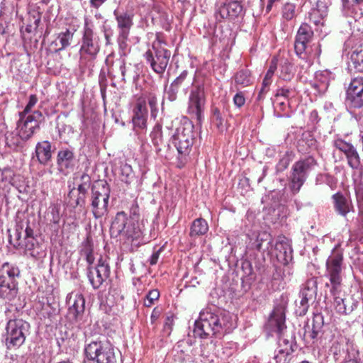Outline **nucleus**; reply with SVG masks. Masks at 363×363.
<instances>
[{
  "mask_svg": "<svg viewBox=\"0 0 363 363\" xmlns=\"http://www.w3.org/2000/svg\"><path fill=\"white\" fill-rule=\"evenodd\" d=\"M229 314L215 307L203 308L199 319L194 323V335L196 337L207 339L213 336H222L233 328Z\"/></svg>",
  "mask_w": 363,
  "mask_h": 363,
  "instance_id": "nucleus-1",
  "label": "nucleus"
},
{
  "mask_svg": "<svg viewBox=\"0 0 363 363\" xmlns=\"http://www.w3.org/2000/svg\"><path fill=\"white\" fill-rule=\"evenodd\" d=\"M139 208L133 203L130 208V217L124 211L118 212L112 221L110 233L114 238L123 237L126 242L138 247L141 245L143 232L138 225Z\"/></svg>",
  "mask_w": 363,
  "mask_h": 363,
  "instance_id": "nucleus-2",
  "label": "nucleus"
},
{
  "mask_svg": "<svg viewBox=\"0 0 363 363\" xmlns=\"http://www.w3.org/2000/svg\"><path fill=\"white\" fill-rule=\"evenodd\" d=\"M286 302L284 300L277 301L271 313L269 323L275 327L279 333L278 350L285 354H291L297 347L295 338L284 333L285 326V311Z\"/></svg>",
  "mask_w": 363,
  "mask_h": 363,
  "instance_id": "nucleus-3",
  "label": "nucleus"
},
{
  "mask_svg": "<svg viewBox=\"0 0 363 363\" xmlns=\"http://www.w3.org/2000/svg\"><path fill=\"white\" fill-rule=\"evenodd\" d=\"M30 325L21 318H9L4 335L6 347L9 350H16L22 346L30 335Z\"/></svg>",
  "mask_w": 363,
  "mask_h": 363,
  "instance_id": "nucleus-4",
  "label": "nucleus"
},
{
  "mask_svg": "<svg viewBox=\"0 0 363 363\" xmlns=\"http://www.w3.org/2000/svg\"><path fill=\"white\" fill-rule=\"evenodd\" d=\"M194 138V125L186 119L176 128L172 137V143L178 152L179 159L182 165L186 162V157L191 152Z\"/></svg>",
  "mask_w": 363,
  "mask_h": 363,
  "instance_id": "nucleus-5",
  "label": "nucleus"
},
{
  "mask_svg": "<svg viewBox=\"0 0 363 363\" xmlns=\"http://www.w3.org/2000/svg\"><path fill=\"white\" fill-rule=\"evenodd\" d=\"M20 270L17 266L4 262L0 267V297L6 301L16 299L18 294L17 279Z\"/></svg>",
  "mask_w": 363,
  "mask_h": 363,
  "instance_id": "nucleus-6",
  "label": "nucleus"
},
{
  "mask_svg": "<svg viewBox=\"0 0 363 363\" xmlns=\"http://www.w3.org/2000/svg\"><path fill=\"white\" fill-rule=\"evenodd\" d=\"M316 165L317 162L312 156L301 159L292 165L289 177V188L294 194L299 192L310 172Z\"/></svg>",
  "mask_w": 363,
  "mask_h": 363,
  "instance_id": "nucleus-7",
  "label": "nucleus"
},
{
  "mask_svg": "<svg viewBox=\"0 0 363 363\" xmlns=\"http://www.w3.org/2000/svg\"><path fill=\"white\" fill-rule=\"evenodd\" d=\"M110 192L106 182L101 181L92 186L89 201L91 213L96 219L107 214Z\"/></svg>",
  "mask_w": 363,
  "mask_h": 363,
  "instance_id": "nucleus-8",
  "label": "nucleus"
},
{
  "mask_svg": "<svg viewBox=\"0 0 363 363\" xmlns=\"http://www.w3.org/2000/svg\"><path fill=\"white\" fill-rule=\"evenodd\" d=\"M343 255L340 249L335 248L326 261L325 277L330 280L333 292L342 290L343 279Z\"/></svg>",
  "mask_w": 363,
  "mask_h": 363,
  "instance_id": "nucleus-9",
  "label": "nucleus"
},
{
  "mask_svg": "<svg viewBox=\"0 0 363 363\" xmlns=\"http://www.w3.org/2000/svg\"><path fill=\"white\" fill-rule=\"evenodd\" d=\"M100 51V38L94 33L92 26L86 21L82 30L79 55L82 60H94Z\"/></svg>",
  "mask_w": 363,
  "mask_h": 363,
  "instance_id": "nucleus-10",
  "label": "nucleus"
},
{
  "mask_svg": "<svg viewBox=\"0 0 363 363\" xmlns=\"http://www.w3.org/2000/svg\"><path fill=\"white\" fill-rule=\"evenodd\" d=\"M171 56L170 50L154 42L152 48L145 52L144 57L152 69L158 74H163Z\"/></svg>",
  "mask_w": 363,
  "mask_h": 363,
  "instance_id": "nucleus-11",
  "label": "nucleus"
},
{
  "mask_svg": "<svg viewBox=\"0 0 363 363\" xmlns=\"http://www.w3.org/2000/svg\"><path fill=\"white\" fill-rule=\"evenodd\" d=\"M20 118L17 123L18 135L23 140H29L33 134L40 130V125L45 118L40 111H35L28 116L19 113Z\"/></svg>",
  "mask_w": 363,
  "mask_h": 363,
  "instance_id": "nucleus-12",
  "label": "nucleus"
},
{
  "mask_svg": "<svg viewBox=\"0 0 363 363\" xmlns=\"http://www.w3.org/2000/svg\"><path fill=\"white\" fill-rule=\"evenodd\" d=\"M242 0H217L216 4L215 17L217 21L228 20L230 21L242 17L244 15Z\"/></svg>",
  "mask_w": 363,
  "mask_h": 363,
  "instance_id": "nucleus-13",
  "label": "nucleus"
},
{
  "mask_svg": "<svg viewBox=\"0 0 363 363\" xmlns=\"http://www.w3.org/2000/svg\"><path fill=\"white\" fill-rule=\"evenodd\" d=\"M206 103L204 87L201 84L195 85L190 91L188 101V112L199 122L203 118Z\"/></svg>",
  "mask_w": 363,
  "mask_h": 363,
  "instance_id": "nucleus-14",
  "label": "nucleus"
},
{
  "mask_svg": "<svg viewBox=\"0 0 363 363\" xmlns=\"http://www.w3.org/2000/svg\"><path fill=\"white\" fill-rule=\"evenodd\" d=\"M111 273L107 258L101 257L96 267L89 265L87 267V277L94 289H99L103 283L109 277Z\"/></svg>",
  "mask_w": 363,
  "mask_h": 363,
  "instance_id": "nucleus-15",
  "label": "nucleus"
},
{
  "mask_svg": "<svg viewBox=\"0 0 363 363\" xmlns=\"http://www.w3.org/2000/svg\"><path fill=\"white\" fill-rule=\"evenodd\" d=\"M313 36V31L308 23H302L299 27L294 41V50L296 55L301 58L306 57V49L308 44Z\"/></svg>",
  "mask_w": 363,
  "mask_h": 363,
  "instance_id": "nucleus-16",
  "label": "nucleus"
},
{
  "mask_svg": "<svg viewBox=\"0 0 363 363\" xmlns=\"http://www.w3.org/2000/svg\"><path fill=\"white\" fill-rule=\"evenodd\" d=\"M347 103L354 108L363 106V77L352 79L347 90Z\"/></svg>",
  "mask_w": 363,
  "mask_h": 363,
  "instance_id": "nucleus-17",
  "label": "nucleus"
},
{
  "mask_svg": "<svg viewBox=\"0 0 363 363\" xmlns=\"http://www.w3.org/2000/svg\"><path fill=\"white\" fill-rule=\"evenodd\" d=\"M67 302L69 305V314L75 320L82 318L85 309V299L82 294L71 293L67 297Z\"/></svg>",
  "mask_w": 363,
  "mask_h": 363,
  "instance_id": "nucleus-18",
  "label": "nucleus"
},
{
  "mask_svg": "<svg viewBox=\"0 0 363 363\" xmlns=\"http://www.w3.org/2000/svg\"><path fill=\"white\" fill-rule=\"evenodd\" d=\"M335 211L345 217L349 213L354 212V208L350 197L345 196L341 192H337L332 196Z\"/></svg>",
  "mask_w": 363,
  "mask_h": 363,
  "instance_id": "nucleus-19",
  "label": "nucleus"
},
{
  "mask_svg": "<svg viewBox=\"0 0 363 363\" xmlns=\"http://www.w3.org/2000/svg\"><path fill=\"white\" fill-rule=\"evenodd\" d=\"M133 113L132 121L134 126L140 129L145 128L147 118V109L145 99L142 97L138 99L133 109Z\"/></svg>",
  "mask_w": 363,
  "mask_h": 363,
  "instance_id": "nucleus-20",
  "label": "nucleus"
},
{
  "mask_svg": "<svg viewBox=\"0 0 363 363\" xmlns=\"http://www.w3.org/2000/svg\"><path fill=\"white\" fill-rule=\"evenodd\" d=\"M113 15L117 23L118 34L130 35L133 26L134 15L127 11L120 12L118 9L114 10Z\"/></svg>",
  "mask_w": 363,
  "mask_h": 363,
  "instance_id": "nucleus-21",
  "label": "nucleus"
},
{
  "mask_svg": "<svg viewBox=\"0 0 363 363\" xmlns=\"http://www.w3.org/2000/svg\"><path fill=\"white\" fill-rule=\"evenodd\" d=\"M74 161L75 156L72 149L64 147L58 151L57 165L60 172L72 169L74 167Z\"/></svg>",
  "mask_w": 363,
  "mask_h": 363,
  "instance_id": "nucleus-22",
  "label": "nucleus"
},
{
  "mask_svg": "<svg viewBox=\"0 0 363 363\" xmlns=\"http://www.w3.org/2000/svg\"><path fill=\"white\" fill-rule=\"evenodd\" d=\"M340 292L341 291L333 292L330 289V293L333 296V305L335 310L339 314H350L357 307V302L352 301L351 304H349V301L346 298L340 296Z\"/></svg>",
  "mask_w": 363,
  "mask_h": 363,
  "instance_id": "nucleus-23",
  "label": "nucleus"
},
{
  "mask_svg": "<svg viewBox=\"0 0 363 363\" xmlns=\"http://www.w3.org/2000/svg\"><path fill=\"white\" fill-rule=\"evenodd\" d=\"M18 246L24 248L29 255L34 258H40L45 255V252L34 237L24 238L23 241L19 240Z\"/></svg>",
  "mask_w": 363,
  "mask_h": 363,
  "instance_id": "nucleus-24",
  "label": "nucleus"
},
{
  "mask_svg": "<svg viewBox=\"0 0 363 363\" xmlns=\"http://www.w3.org/2000/svg\"><path fill=\"white\" fill-rule=\"evenodd\" d=\"M275 250L277 251V257L283 262L287 263L292 258V248L290 241L286 237H279L275 244Z\"/></svg>",
  "mask_w": 363,
  "mask_h": 363,
  "instance_id": "nucleus-25",
  "label": "nucleus"
},
{
  "mask_svg": "<svg viewBox=\"0 0 363 363\" xmlns=\"http://www.w3.org/2000/svg\"><path fill=\"white\" fill-rule=\"evenodd\" d=\"M107 340H92L89 343H86L84 347V354L86 357L89 360L97 362L98 358L99 357L101 352L104 350V346H105V343H106Z\"/></svg>",
  "mask_w": 363,
  "mask_h": 363,
  "instance_id": "nucleus-26",
  "label": "nucleus"
},
{
  "mask_svg": "<svg viewBox=\"0 0 363 363\" xmlns=\"http://www.w3.org/2000/svg\"><path fill=\"white\" fill-rule=\"evenodd\" d=\"M328 15V7L325 3L318 0L316 2L315 8L311 10L308 13L310 22L313 23L316 26L323 25V19Z\"/></svg>",
  "mask_w": 363,
  "mask_h": 363,
  "instance_id": "nucleus-27",
  "label": "nucleus"
},
{
  "mask_svg": "<svg viewBox=\"0 0 363 363\" xmlns=\"http://www.w3.org/2000/svg\"><path fill=\"white\" fill-rule=\"evenodd\" d=\"M35 152L38 162L45 165L52 158L51 143L48 140L38 142Z\"/></svg>",
  "mask_w": 363,
  "mask_h": 363,
  "instance_id": "nucleus-28",
  "label": "nucleus"
},
{
  "mask_svg": "<svg viewBox=\"0 0 363 363\" xmlns=\"http://www.w3.org/2000/svg\"><path fill=\"white\" fill-rule=\"evenodd\" d=\"M317 278L311 277L308 279L303 284L299 293V297L303 298V299H308L309 301L315 298L317 294Z\"/></svg>",
  "mask_w": 363,
  "mask_h": 363,
  "instance_id": "nucleus-29",
  "label": "nucleus"
},
{
  "mask_svg": "<svg viewBox=\"0 0 363 363\" xmlns=\"http://www.w3.org/2000/svg\"><path fill=\"white\" fill-rule=\"evenodd\" d=\"M74 32V30L66 29L65 31H62L58 34L56 40L52 43L56 46L60 45L56 49L57 52L64 50L70 45L73 40Z\"/></svg>",
  "mask_w": 363,
  "mask_h": 363,
  "instance_id": "nucleus-30",
  "label": "nucleus"
},
{
  "mask_svg": "<svg viewBox=\"0 0 363 363\" xmlns=\"http://www.w3.org/2000/svg\"><path fill=\"white\" fill-rule=\"evenodd\" d=\"M208 230V225L206 220L199 218L195 219L190 228L189 236L195 238L205 235Z\"/></svg>",
  "mask_w": 363,
  "mask_h": 363,
  "instance_id": "nucleus-31",
  "label": "nucleus"
},
{
  "mask_svg": "<svg viewBox=\"0 0 363 363\" xmlns=\"http://www.w3.org/2000/svg\"><path fill=\"white\" fill-rule=\"evenodd\" d=\"M117 359L112 344L107 340L96 363H116Z\"/></svg>",
  "mask_w": 363,
  "mask_h": 363,
  "instance_id": "nucleus-32",
  "label": "nucleus"
},
{
  "mask_svg": "<svg viewBox=\"0 0 363 363\" xmlns=\"http://www.w3.org/2000/svg\"><path fill=\"white\" fill-rule=\"evenodd\" d=\"M342 12L345 15L352 16L354 18L359 17L361 13L357 11L359 5L363 3V0H341Z\"/></svg>",
  "mask_w": 363,
  "mask_h": 363,
  "instance_id": "nucleus-33",
  "label": "nucleus"
},
{
  "mask_svg": "<svg viewBox=\"0 0 363 363\" xmlns=\"http://www.w3.org/2000/svg\"><path fill=\"white\" fill-rule=\"evenodd\" d=\"M94 247L92 239L87 237L82 243L80 253L85 257V259L88 263V266L92 265L94 262Z\"/></svg>",
  "mask_w": 363,
  "mask_h": 363,
  "instance_id": "nucleus-34",
  "label": "nucleus"
},
{
  "mask_svg": "<svg viewBox=\"0 0 363 363\" xmlns=\"http://www.w3.org/2000/svg\"><path fill=\"white\" fill-rule=\"evenodd\" d=\"M316 82L313 84V86L320 94H323L328 88L330 83V73L327 71L316 74Z\"/></svg>",
  "mask_w": 363,
  "mask_h": 363,
  "instance_id": "nucleus-35",
  "label": "nucleus"
},
{
  "mask_svg": "<svg viewBox=\"0 0 363 363\" xmlns=\"http://www.w3.org/2000/svg\"><path fill=\"white\" fill-rule=\"evenodd\" d=\"M350 60L357 72H363V45L358 46L352 51Z\"/></svg>",
  "mask_w": 363,
  "mask_h": 363,
  "instance_id": "nucleus-36",
  "label": "nucleus"
},
{
  "mask_svg": "<svg viewBox=\"0 0 363 363\" xmlns=\"http://www.w3.org/2000/svg\"><path fill=\"white\" fill-rule=\"evenodd\" d=\"M150 137L153 145L155 147L156 152L158 155H160L162 150L161 146L164 144L162 125L160 123H157L150 133Z\"/></svg>",
  "mask_w": 363,
  "mask_h": 363,
  "instance_id": "nucleus-37",
  "label": "nucleus"
},
{
  "mask_svg": "<svg viewBox=\"0 0 363 363\" xmlns=\"http://www.w3.org/2000/svg\"><path fill=\"white\" fill-rule=\"evenodd\" d=\"M325 331L323 328L312 325V328L305 332V338L310 339L312 343H315L318 340L322 341L324 337Z\"/></svg>",
  "mask_w": 363,
  "mask_h": 363,
  "instance_id": "nucleus-38",
  "label": "nucleus"
},
{
  "mask_svg": "<svg viewBox=\"0 0 363 363\" xmlns=\"http://www.w3.org/2000/svg\"><path fill=\"white\" fill-rule=\"evenodd\" d=\"M235 83L242 87L251 84L252 79L250 72L248 69H241L235 75Z\"/></svg>",
  "mask_w": 363,
  "mask_h": 363,
  "instance_id": "nucleus-39",
  "label": "nucleus"
},
{
  "mask_svg": "<svg viewBox=\"0 0 363 363\" xmlns=\"http://www.w3.org/2000/svg\"><path fill=\"white\" fill-rule=\"evenodd\" d=\"M280 77L284 80H290L294 75V66L286 59L281 60L280 64Z\"/></svg>",
  "mask_w": 363,
  "mask_h": 363,
  "instance_id": "nucleus-40",
  "label": "nucleus"
},
{
  "mask_svg": "<svg viewBox=\"0 0 363 363\" xmlns=\"http://www.w3.org/2000/svg\"><path fill=\"white\" fill-rule=\"evenodd\" d=\"M119 174L121 180L126 184H130L134 177L132 167L127 163L121 164Z\"/></svg>",
  "mask_w": 363,
  "mask_h": 363,
  "instance_id": "nucleus-41",
  "label": "nucleus"
},
{
  "mask_svg": "<svg viewBox=\"0 0 363 363\" xmlns=\"http://www.w3.org/2000/svg\"><path fill=\"white\" fill-rule=\"evenodd\" d=\"M347 159V163L350 167L357 169L360 165V157L354 147H352L350 150L345 154Z\"/></svg>",
  "mask_w": 363,
  "mask_h": 363,
  "instance_id": "nucleus-42",
  "label": "nucleus"
},
{
  "mask_svg": "<svg viewBox=\"0 0 363 363\" xmlns=\"http://www.w3.org/2000/svg\"><path fill=\"white\" fill-rule=\"evenodd\" d=\"M14 172L11 168L0 169V185L4 189L7 184H12Z\"/></svg>",
  "mask_w": 363,
  "mask_h": 363,
  "instance_id": "nucleus-43",
  "label": "nucleus"
},
{
  "mask_svg": "<svg viewBox=\"0 0 363 363\" xmlns=\"http://www.w3.org/2000/svg\"><path fill=\"white\" fill-rule=\"evenodd\" d=\"M80 181L81 183L77 189L75 188V192L86 195L91 182L90 177L87 174L83 173L80 177Z\"/></svg>",
  "mask_w": 363,
  "mask_h": 363,
  "instance_id": "nucleus-44",
  "label": "nucleus"
},
{
  "mask_svg": "<svg viewBox=\"0 0 363 363\" xmlns=\"http://www.w3.org/2000/svg\"><path fill=\"white\" fill-rule=\"evenodd\" d=\"M26 140H23L18 135V133L16 135L11 134L6 137V144L15 150L22 148L23 147V143Z\"/></svg>",
  "mask_w": 363,
  "mask_h": 363,
  "instance_id": "nucleus-45",
  "label": "nucleus"
},
{
  "mask_svg": "<svg viewBox=\"0 0 363 363\" xmlns=\"http://www.w3.org/2000/svg\"><path fill=\"white\" fill-rule=\"evenodd\" d=\"M160 294L157 289H152L148 291L144 299V306L151 307L160 298Z\"/></svg>",
  "mask_w": 363,
  "mask_h": 363,
  "instance_id": "nucleus-46",
  "label": "nucleus"
},
{
  "mask_svg": "<svg viewBox=\"0 0 363 363\" xmlns=\"http://www.w3.org/2000/svg\"><path fill=\"white\" fill-rule=\"evenodd\" d=\"M299 302L296 303L295 313L298 316H303L306 314L309 308V300L300 297Z\"/></svg>",
  "mask_w": 363,
  "mask_h": 363,
  "instance_id": "nucleus-47",
  "label": "nucleus"
},
{
  "mask_svg": "<svg viewBox=\"0 0 363 363\" xmlns=\"http://www.w3.org/2000/svg\"><path fill=\"white\" fill-rule=\"evenodd\" d=\"M129 35L128 34H118L117 43L121 55H126L128 52V40Z\"/></svg>",
  "mask_w": 363,
  "mask_h": 363,
  "instance_id": "nucleus-48",
  "label": "nucleus"
},
{
  "mask_svg": "<svg viewBox=\"0 0 363 363\" xmlns=\"http://www.w3.org/2000/svg\"><path fill=\"white\" fill-rule=\"evenodd\" d=\"M68 197H69V199H72L73 197L75 198L74 203L76 206L84 207L85 206L86 195L79 194V193H77L76 195L74 186L70 189L68 194Z\"/></svg>",
  "mask_w": 363,
  "mask_h": 363,
  "instance_id": "nucleus-49",
  "label": "nucleus"
},
{
  "mask_svg": "<svg viewBox=\"0 0 363 363\" xmlns=\"http://www.w3.org/2000/svg\"><path fill=\"white\" fill-rule=\"evenodd\" d=\"M296 6L294 4H286L282 9V16L284 19L289 21L295 16Z\"/></svg>",
  "mask_w": 363,
  "mask_h": 363,
  "instance_id": "nucleus-50",
  "label": "nucleus"
},
{
  "mask_svg": "<svg viewBox=\"0 0 363 363\" xmlns=\"http://www.w3.org/2000/svg\"><path fill=\"white\" fill-rule=\"evenodd\" d=\"M148 104L151 110V117L155 118L157 112V98L153 93H150L147 96Z\"/></svg>",
  "mask_w": 363,
  "mask_h": 363,
  "instance_id": "nucleus-51",
  "label": "nucleus"
},
{
  "mask_svg": "<svg viewBox=\"0 0 363 363\" xmlns=\"http://www.w3.org/2000/svg\"><path fill=\"white\" fill-rule=\"evenodd\" d=\"M354 191L359 207L363 208V182H356L354 184Z\"/></svg>",
  "mask_w": 363,
  "mask_h": 363,
  "instance_id": "nucleus-52",
  "label": "nucleus"
},
{
  "mask_svg": "<svg viewBox=\"0 0 363 363\" xmlns=\"http://www.w3.org/2000/svg\"><path fill=\"white\" fill-rule=\"evenodd\" d=\"M296 96L294 89L289 87H281L277 90L276 96H283L286 99L293 98Z\"/></svg>",
  "mask_w": 363,
  "mask_h": 363,
  "instance_id": "nucleus-53",
  "label": "nucleus"
},
{
  "mask_svg": "<svg viewBox=\"0 0 363 363\" xmlns=\"http://www.w3.org/2000/svg\"><path fill=\"white\" fill-rule=\"evenodd\" d=\"M334 146L341 152H344L345 155L347 154L352 147H354L351 143H346L341 139L335 140Z\"/></svg>",
  "mask_w": 363,
  "mask_h": 363,
  "instance_id": "nucleus-54",
  "label": "nucleus"
},
{
  "mask_svg": "<svg viewBox=\"0 0 363 363\" xmlns=\"http://www.w3.org/2000/svg\"><path fill=\"white\" fill-rule=\"evenodd\" d=\"M272 82V79H268V78H264L262 82V88L259 92V94L257 96V100H262L264 98V95L268 92L269 90V86L271 85Z\"/></svg>",
  "mask_w": 363,
  "mask_h": 363,
  "instance_id": "nucleus-55",
  "label": "nucleus"
},
{
  "mask_svg": "<svg viewBox=\"0 0 363 363\" xmlns=\"http://www.w3.org/2000/svg\"><path fill=\"white\" fill-rule=\"evenodd\" d=\"M179 90V89L170 84L169 86L165 89V97L170 101H174L177 98Z\"/></svg>",
  "mask_w": 363,
  "mask_h": 363,
  "instance_id": "nucleus-56",
  "label": "nucleus"
},
{
  "mask_svg": "<svg viewBox=\"0 0 363 363\" xmlns=\"http://www.w3.org/2000/svg\"><path fill=\"white\" fill-rule=\"evenodd\" d=\"M242 270L244 273V276L245 278H247L249 279H252L253 278L251 277V276L253 274V268L252 266V264L249 261H244L242 262Z\"/></svg>",
  "mask_w": 363,
  "mask_h": 363,
  "instance_id": "nucleus-57",
  "label": "nucleus"
},
{
  "mask_svg": "<svg viewBox=\"0 0 363 363\" xmlns=\"http://www.w3.org/2000/svg\"><path fill=\"white\" fill-rule=\"evenodd\" d=\"M188 74L189 72L187 70H184L170 84L179 89L186 79Z\"/></svg>",
  "mask_w": 363,
  "mask_h": 363,
  "instance_id": "nucleus-58",
  "label": "nucleus"
},
{
  "mask_svg": "<svg viewBox=\"0 0 363 363\" xmlns=\"http://www.w3.org/2000/svg\"><path fill=\"white\" fill-rule=\"evenodd\" d=\"M358 351L352 354H347L345 359L340 363H360Z\"/></svg>",
  "mask_w": 363,
  "mask_h": 363,
  "instance_id": "nucleus-59",
  "label": "nucleus"
},
{
  "mask_svg": "<svg viewBox=\"0 0 363 363\" xmlns=\"http://www.w3.org/2000/svg\"><path fill=\"white\" fill-rule=\"evenodd\" d=\"M38 102V98L35 94H32L29 96V101L27 105L26 106L23 111L21 112L20 113H23V115L26 116L27 113H28L32 108L37 104Z\"/></svg>",
  "mask_w": 363,
  "mask_h": 363,
  "instance_id": "nucleus-60",
  "label": "nucleus"
},
{
  "mask_svg": "<svg viewBox=\"0 0 363 363\" xmlns=\"http://www.w3.org/2000/svg\"><path fill=\"white\" fill-rule=\"evenodd\" d=\"M291 354H285L278 350V353L274 356L276 363H289L290 361Z\"/></svg>",
  "mask_w": 363,
  "mask_h": 363,
  "instance_id": "nucleus-61",
  "label": "nucleus"
},
{
  "mask_svg": "<svg viewBox=\"0 0 363 363\" xmlns=\"http://www.w3.org/2000/svg\"><path fill=\"white\" fill-rule=\"evenodd\" d=\"M290 158L287 155H284L280 160L279 161L277 168L278 171H284L285 170L289 165Z\"/></svg>",
  "mask_w": 363,
  "mask_h": 363,
  "instance_id": "nucleus-62",
  "label": "nucleus"
},
{
  "mask_svg": "<svg viewBox=\"0 0 363 363\" xmlns=\"http://www.w3.org/2000/svg\"><path fill=\"white\" fill-rule=\"evenodd\" d=\"M50 213L52 215L50 222L54 224H58L60 220V208L57 206H54L52 207Z\"/></svg>",
  "mask_w": 363,
  "mask_h": 363,
  "instance_id": "nucleus-63",
  "label": "nucleus"
},
{
  "mask_svg": "<svg viewBox=\"0 0 363 363\" xmlns=\"http://www.w3.org/2000/svg\"><path fill=\"white\" fill-rule=\"evenodd\" d=\"M213 120L218 128L223 125L222 115L218 108H215L213 110Z\"/></svg>",
  "mask_w": 363,
  "mask_h": 363,
  "instance_id": "nucleus-64",
  "label": "nucleus"
}]
</instances>
